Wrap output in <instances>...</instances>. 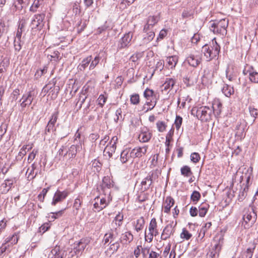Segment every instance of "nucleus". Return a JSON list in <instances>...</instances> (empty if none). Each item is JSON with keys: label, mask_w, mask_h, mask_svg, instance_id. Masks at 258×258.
Listing matches in <instances>:
<instances>
[{"label": "nucleus", "mask_w": 258, "mask_h": 258, "mask_svg": "<svg viewBox=\"0 0 258 258\" xmlns=\"http://www.w3.org/2000/svg\"><path fill=\"white\" fill-rule=\"evenodd\" d=\"M14 179H8L5 180V183L3 184L4 187L7 188L6 190L8 191L11 188L14 183Z\"/></svg>", "instance_id": "a19ab883"}, {"label": "nucleus", "mask_w": 258, "mask_h": 258, "mask_svg": "<svg viewBox=\"0 0 258 258\" xmlns=\"http://www.w3.org/2000/svg\"><path fill=\"white\" fill-rule=\"evenodd\" d=\"M37 94L34 90H31L23 95L20 100L21 111H23L24 109L30 106L33 100L36 98Z\"/></svg>", "instance_id": "423d86ee"}, {"label": "nucleus", "mask_w": 258, "mask_h": 258, "mask_svg": "<svg viewBox=\"0 0 258 258\" xmlns=\"http://www.w3.org/2000/svg\"><path fill=\"white\" fill-rule=\"evenodd\" d=\"M159 17L158 16H151L148 18L147 23L144 26V32H147L150 30L153 31V27L159 21Z\"/></svg>", "instance_id": "ddd939ff"}, {"label": "nucleus", "mask_w": 258, "mask_h": 258, "mask_svg": "<svg viewBox=\"0 0 258 258\" xmlns=\"http://www.w3.org/2000/svg\"><path fill=\"white\" fill-rule=\"evenodd\" d=\"M107 97L105 96L103 94H101L99 95L97 101L98 102V104L100 105V107H102L104 104V103L106 102Z\"/></svg>", "instance_id": "603ef678"}, {"label": "nucleus", "mask_w": 258, "mask_h": 258, "mask_svg": "<svg viewBox=\"0 0 258 258\" xmlns=\"http://www.w3.org/2000/svg\"><path fill=\"white\" fill-rule=\"evenodd\" d=\"M174 232V228L171 224H169L166 226L162 233L161 238L162 240H166L169 238L171 235L173 234Z\"/></svg>", "instance_id": "a211bd4d"}, {"label": "nucleus", "mask_w": 258, "mask_h": 258, "mask_svg": "<svg viewBox=\"0 0 258 258\" xmlns=\"http://www.w3.org/2000/svg\"><path fill=\"white\" fill-rule=\"evenodd\" d=\"M174 201L170 197H167L164 202V212L168 213L171 208L173 206Z\"/></svg>", "instance_id": "4be33fe9"}, {"label": "nucleus", "mask_w": 258, "mask_h": 258, "mask_svg": "<svg viewBox=\"0 0 258 258\" xmlns=\"http://www.w3.org/2000/svg\"><path fill=\"white\" fill-rule=\"evenodd\" d=\"M209 205L207 203H202L199 207V216L204 217L207 214Z\"/></svg>", "instance_id": "393cba45"}, {"label": "nucleus", "mask_w": 258, "mask_h": 258, "mask_svg": "<svg viewBox=\"0 0 258 258\" xmlns=\"http://www.w3.org/2000/svg\"><path fill=\"white\" fill-rule=\"evenodd\" d=\"M133 151L131 149L126 148L123 150L120 154V161L122 163H126L128 161H132L133 159L135 158L133 155Z\"/></svg>", "instance_id": "9b49d317"}, {"label": "nucleus", "mask_w": 258, "mask_h": 258, "mask_svg": "<svg viewBox=\"0 0 258 258\" xmlns=\"http://www.w3.org/2000/svg\"><path fill=\"white\" fill-rule=\"evenodd\" d=\"M58 115V112H54L52 114L51 117L50 119L49 120L48 123H50V124H52L53 125H54L55 123H56V120L57 119Z\"/></svg>", "instance_id": "6e6d98bb"}, {"label": "nucleus", "mask_w": 258, "mask_h": 258, "mask_svg": "<svg viewBox=\"0 0 258 258\" xmlns=\"http://www.w3.org/2000/svg\"><path fill=\"white\" fill-rule=\"evenodd\" d=\"M182 123V118L179 116L176 115L175 121H174V125L175 126L176 129L178 131L180 128Z\"/></svg>", "instance_id": "49530a36"}, {"label": "nucleus", "mask_w": 258, "mask_h": 258, "mask_svg": "<svg viewBox=\"0 0 258 258\" xmlns=\"http://www.w3.org/2000/svg\"><path fill=\"white\" fill-rule=\"evenodd\" d=\"M45 17L44 13L38 14L34 15L30 26L32 29L40 30L44 26V20Z\"/></svg>", "instance_id": "6e6552de"}, {"label": "nucleus", "mask_w": 258, "mask_h": 258, "mask_svg": "<svg viewBox=\"0 0 258 258\" xmlns=\"http://www.w3.org/2000/svg\"><path fill=\"white\" fill-rule=\"evenodd\" d=\"M212 113L216 116L219 115L221 112L222 104L220 99L216 98L214 99L212 103Z\"/></svg>", "instance_id": "f3484780"}, {"label": "nucleus", "mask_w": 258, "mask_h": 258, "mask_svg": "<svg viewBox=\"0 0 258 258\" xmlns=\"http://www.w3.org/2000/svg\"><path fill=\"white\" fill-rule=\"evenodd\" d=\"M201 59L200 55L190 54L186 60L190 66L197 67L201 63Z\"/></svg>", "instance_id": "dca6fc26"}, {"label": "nucleus", "mask_w": 258, "mask_h": 258, "mask_svg": "<svg viewBox=\"0 0 258 258\" xmlns=\"http://www.w3.org/2000/svg\"><path fill=\"white\" fill-rule=\"evenodd\" d=\"M144 96L146 100H150L157 98L156 95L153 90L147 88L144 92Z\"/></svg>", "instance_id": "cd10ccee"}, {"label": "nucleus", "mask_w": 258, "mask_h": 258, "mask_svg": "<svg viewBox=\"0 0 258 258\" xmlns=\"http://www.w3.org/2000/svg\"><path fill=\"white\" fill-rule=\"evenodd\" d=\"M20 95V90L18 89H15L10 97V100H11V102L13 103V102H15L17 100L18 96Z\"/></svg>", "instance_id": "72a5a7b5"}, {"label": "nucleus", "mask_w": 258, "mask_h": 258, "mask_svg": "<svg viewBox=\"0 0 258 258\" xmlns=\"http://www.w3.org/2000/svg\"><path fill=\"white\" fill-rule=\"evenodd\" d=\"M68 195L69 192L67 190H57L53 196L51 205L55 206L58 203L61 202L68 197Z\"/></svg>", "instance_id": "9d476101"}, {"label": "nucleus", "mask_w": 258, "mask_h": 258, "mask_svg": "<svg viewBox=\"0 0 258 258\" xmlns=\"http://www.w3.org/2000/svg\"><path fill=\"white\" fill-rule=\"evenodd\" d=\"M7 125L6 124L3 123L0 126V136L2 137L6 133L7 131Z\"/></svg>", "instance_id": "338daca9"}, {"label": "nucleus", "mask_w": 258, "mask_h": 258, "mask_svg": "<svg viewBox=\"0 0 258 258\" xmlns=\"http://www.w3.org/2000/svg\"><path fill=\"white\" fill-rule=\"evenodd\" d=\"M68 152L66 148L62 146L58 150L57 154L56 155V158H58L59 160H63V158L64 156L67 155Z\"/></svg>", "instance_id": "c756f323"}, {"label": "nucleus", "mask_w": 258, "mask_h": 258, "mask_svg": "<svg viewBox=\"0 0 258 258\" xmlns=\"http://www.w3.org/2000/svg\"><path fill=\"white\" fill-rule=\"evenodd\" d=\"M175 83V81L172 78H168L163 85L164 90H171Z\"/></svg>", "instance_id": "a878e982"}, {"label": "nucleus", "mask_w": 258, "mask_h": 258, "mask_svg": "<svg viewBox=\"0 0 258 258\" xmlns=\"http://www.w3.org/2000/svg\"><path fill=\"white\" fill-rule=\"evenodd\" d=\"M147 33L146 36L144 38V41L145 43H148L151 40H153L155 36V33L153 31L150 30L147 32H145Z\"/></svg>", "instance_id": "2f4dec72"}, {"label": "nucleus", "mask_w": 258, "mask_h": 258, "mask_svg": "<svg viewBox=\"0 0 258 258\" xmlns=\"http://www.w3.org/2000/svg\"><path fill=\"white\" fill-rule=\"evenodd\" d=\"M82 201L80 198H77L75 200V202L74 203V207L77 210H78L81 207L82 204Z\"/></svg>", "instance_id": "680f3d73"}, {"label": "nucleus", "mask_w": 258, "mask_h": 258, "mask_svg": "<svg viewBox=\"0 0 258 258\" xmlns=\"http://www.w3.org/2000/svg\"><path fill=\"white\" fill-rule=\"evenodd\" d=\"M222 92L226 97H230L234 93L233 88L227 84L222 88Z\"/></svg>", "instance_id": "c85d7f7f"}, {"label": "nucleus", "mask_w": 258, "mask_h": 258, "mask_svg": "<svg viewBox=\"0 0 258 258\" xmlns=\"http://www.w3.org/2000/svg\"><path fill=\"white\" fill-rule=\"evenodd\" d=\"M134 238L133 235L130 232H126L121 235L120 241H124L125 243H130Z\"/></svg>", "instance_id": "b1692460"}, {"label": "nucleus", "mask_w": 258, "mask_h": 258, "mask_svg": "<svg viewBox=\"0 0 258 258\" xmlns=\"http://www.w3.org/2000/svg\"><path fill=\"white\" fill-rule=\"evenodd\" d=\"M141 253H142L143 257H146L148 254L150 253V248L146 247L141 248Z\"/></svg>", "instance_id": "69168bd1"}, {"label": "nucleus", "mask_w": 258, "mask_h": 258, "mask_svg": "<svg viewBox=\"0 0 258 258\" xmlns=\"http://www.w3.org/2000/svg\"><path fill=\"white\" fill-rule=\"evenodd\" d=\"M152 134L151 132L146 129L145 131L142 130L141 133L139 135L138 138L140 142L142 143L148 142L151 138Z\"/></svg>", "instance_id": "412c9836"}, {"label": "nucleus", "mask_w": 258, "mask_h": 258, "mask_svg": "<svg viewBox=\"0 0 258 258\" xmlns=\"http://www.w3.org/2000/svg\"><path fill=\"white\" fill-rule=\"evenodd\" d=\"M100 60V58L98 56H95L94 59L92 60V62L89 66L90 70L94 69L96 66L98 64Z\"/></svg>", "instance_id": "5fc2aeb1"}, {"label": "nucleus", "mask_w": 258, "mask_h": 258, "mask_svg": "<svg viewBox=\"0 0 258 258\" xmlns=\"http://www.w3.org/2000/svg\"><path fill=\"white\" fill-rule=\"evenodd\" d=\"M157 225L156 219L154 218H152L150 221L149 226V232L154 233V230L157 229Z\"/></svg>", "instance_id": "ea45409f"}, {"label": "nucleus", "mask_w": 258, "mask_h": 258, "mask_svg": "<svg viewBox=\"0 0 258 258\" xmlns=\"http://www.w3.org/2000/svg\"><path fill=\"white\" fill-rule=\"evenodd\" d=\"M192 114L196 113L197 117L202 121H208L211 119L212 110L208 106L194 107L191 110Z\"/></svg>", "instance_id": "7ed1b4c3"}, {"label": "nucleus", "mask_w": 258, "mask_h": 258, "mask_svg": "<svg viewBox=\"0 0 258 258\" xmlns=\"http://www.w3.org/2000/svg\"><path fill=\"white\" fill-rule=\"evenodd\" d=\"M228 25L227 20L223 19L218 22H213L210 26V30L214 34L224 36L227 33V28Z\"/></svg>", "instance_id": "20e7f679"}, {"label": "nucleus", "mask_w": 258, "mask_h": 258, "mask_svg": "<svg viewBox=\"0 0 258 258\" xmlns=\"http://www.w3.org/2000/svg\"><path fill=\"white\" fill-rule=\"evenodd\" d=\"M88 243V240L86 239H81L79 241L75 242L73 245V250L71 252H73L76 255L82 253Z\"/></svg>", "instance_id": "1a4fd4ad"}, {"label": "nucleus", "mask_w": 258, "mask_h": 258, "mask_svg": "<svg viewBox=\"0 0 258 258\" xmlns=\"http://www.w3.org/2000/svg\"><path fill=\"white\" fill-rule=\"evenodd\" d=\"M82 149V145H72L68 151L69 156L70 158H73L76 154L77 152Z\"/></svg>", "instance_id": "5701e85b"}, {"label": "nucleus", "mask_w": 258, "mask_h": 258, "mask_svg": "<svg viewBox=\"0 0 258 258\" xmlns=\"http://www.w3.org/2000/svg\"><path fill=\"white\" fill-rule=\"evenodd\" d=\"M223 244V238L215 239L206 254V258H218Z\"/></svg>", "instance_id": "39448f33"}, {"label": "nucleus", "mask_w": 258, "mask_h": 258, "mask_svg": "<svg viewBox=\"0 0 258 258\" xmlns=\"http://www.w3.org/2000/svg\"><path fill=\"white\" fill-rule=\"evenodd\" d=\"M118 232L117 231V228H115L114 230L112 229L109 230L104 236V238L103 239L104 244H106L109 242H110V243H111L113 241L114 239L118 235Z\"/></svg>", "instance_id": "2eb2a0df"}, {"label": "nucleus", "mask_w": 258, "mask_h": 258, "mask_svg": "<svg viewBox=\"0 0 258 258\" xmlns=\"http://www.w3.org/2000/svg\"><path fill=\"white\" fill-rule=\"evenodd\" d=\"M148 146H144L141 147H136L132 149L133 153V155L135 158H140L145 155L147 151Z\"/></svg>", "instance_id": "aec40b11"}, {"label": "nucleus", "mask_w": 258, "mask_h": 258, "mask_svg": "<svg viewBox=\"0 0 258 258\" xmlns=\"http://www.w3.org/2000/svg\"><path fill=\"white\" fill-rule=\"evenodd\" d=\"M191 161L194 163H197L200 159V156L198 153H193L190 155Z\"/></svg>", "instance_id": "13d9d810"}, {"label": "nucleus", "mask_w": 258, "mask_h": 258, "mask_svg": "<svg viewBox=\"0 0 258 258\" xmlns=\"http://www.w3.org/2000/svg\"><path fill=\"white\" fill-rule=\"evenodd\" d=\"M40 0H35L30 8V11L33 13L36 12L40 5ZM41 1H42V0H41Z\"/></svg>", "instance_id": "a18cd8bd"}, {"label": "nucleus", "mask_w": 258, "mask_h": 258, "mask_svg": "<svg viewBox=\"0 0 258 258\" xmlns=\"http://www.w3.org/2000/svg\"><path fill=\"white\" fill-rule=\"evenodd\" d=\"M117 141V138L116 137H113L112 138V140L111 141H110V144L111 145L109 147V146H107L106 147V150L108 148H110V152H115V150L116 149V141Z\"/></svg>", "instance_id": "58836bf2"}, {"label": "nucleus", "mask_w": 258, "mask_h": 258, "mask_svg": "<svg viewBox=\"0 0 258 258\" xmlns=\"http://www.w3.org/2000/svg\"><path fill=\"white\" fill-rule=\"evenodd\" d=\"M156 126L158 131L159 132H164L165 131L167 127L166 123L164 121L160 120H159L156 122Z\"/></svg>", "instance_id": "f704fd0d"}, {"label": "nucleus", "mask_w": 258, "mask_h": 258, "mask_svg": "<svg viewBox=\"0 0 258 258\" xmlns=\"http://www.w3.org/2000/svg\"><path fill=\"white\" fill-rule=\"evenodd\" d=\"M133 37V33L128 32L124 35L120 39L118 44V47L119 49L128 47L130 44Z\"/></svg>", "instance_id": "f8f14e48"}, {"label": "nucleus", "mask_w": 258, "mask_h": 258, "mask_svg": "<svg viewBox=\"0 0 258 258\" xmlns=\"http://www.w3.org/2000/svg\"><path fill=\"white\" fill-rule=\"evenodd\" d=\"M24 3V0H18L17 3L14 4V7L17 10H22L23 6L22 5Z\"/></svg>", "instance_id": "e2e57ef3"}, {"label": "nucleus", "mask_w": 258, "mask_h": 258, "mask_svg": "<svg viewBox=\"0 0 258 258\" xmlns=\"http://www.w3.org/2000/svg\"><path fill=\"white\" fill-rule=\"evenodd\" d=\"M130 101L134 105H137L140 102V96L138 94H135L131 95Z\"/></svg>", "instance_id": "37998d69"}, {"label": "nucleus", "mask_w": 258, "mask_h": 258, "mask_svg": "<svg viewBox=\"0 0 258 258\" xmlns=\"http://www.w3.org/2000/svg\"><path fill=\"white\" fill-rule=\"evenodd\" d=\"M192 235L185 229H183L181 233L180 234V237L181 238L185 239L186 240L189 239Z\"/></svg>", "instance_id": "09e8293b"}, {"label": "nucleus", "mask_w": 258, "mask_h": 258, "mask_svg": "<svg viewBox=\"0 0 258 258\" xmlns=\"http://www.w3.org/2000/svg\"><path fill=\"white\" fill-rule=\"evenodd\" d=\"M108 199H109L108 198ZM95 200H97L98 201L100 200V205H99V210H102L104 208H105L109 204L110 202V200L108 199V200H106L105 198H102L99 199L98 197L95 199Z\"/></svg>", "instance_id": "473e14b6"}, {"label": "nucleus", "mask_w": 258, "mask_h": 258, "mask_svg": "<svg viewBox=\"0 0 258 258\" xmlns=\"http://www.w3.org/2000/svg\"><path fill=\"white\" fill-rule=\"evenodd\" d=\"M181 173L186 177L190 176L192 174L190 168L188 166H184L181 168Z\"/></svg>", "instance_id": "4c0bfd02"}, {"label": "nucleus", "mask_w": 258, "mask_h": 258, "mask_svg": "<svg viewBox=\"0 0 258 258\" xmlns=\"http://www.w3.org/2000/svg\"><path fill=\"white\" fill-rule=\"evenodd\" d=\"M101 164L98 160H95L92 163V168L94 172H99L101 169Z\"/></svg>", "instance_id": "de8ad7c7"}, {"label": "nucleus", "mask_w": 258, "mask_h": 258, "mask_svg": "<svg viewBox=\"0 0 258 258\" xmlns=\"http://www.w3.org/2000/svg\"><path fill=\"white\" fill-rule=\"evenodd\" d=\"M158 154H155L152 157L151 164L152 167H155L157 165Z\"/></svg>", "instance_id": "052dcab7"}, {"label": "nucleus", "mask_w": 258, "mask_h": 258, "mask_svg": "<svg viewBox=\"0 0 258 258\" xmlns=\"http://www.w3.org/2000/svg\"><path fill=\"white\" fill-rule=\"evenodd\" d=\"M102 188H107L109 189L112 186V184L108 177H104L102 180Z\"/></svg>", "instance_id": "c9c22d12"}, {"label": "nucleus", "mask_w": 258, "mask_h": 258, "mask_svg": "<svg viewBox=\"0 0 258 258\" xmlns=\"http://www.w3.org/2000/svg\"><path fill=\"white\" fill-rule=\"evenodd\" d=\"M49 188H43L41 191V192L38 195V199L41 202H43L44 197L46 195Z\"/></svg>", "instance_id": "bf43d9fd"}, {"label": "nucleus", "mask_w": 258, "mask_h": 258, "mask_svg": "<svg viewBox=\"0 0 258 258\" xmlns=\"http://www.w3.org/2000/svg\"><path fill=\"white\" fill-rule=\"evenodd\" d=\"M243 74L244 75H248L249 81L254 83H258V72L254 71L253 68L250 69H246L243 71Z\"/></svg>", "instance_id": "4468645a"}, {"label": "nucleus", "mask_w": 258, "mask_h": 258, "mask_svg": "<svg viewBox=\"0 0 258 258\" xmlns=\"http://www.w3.org/2000/svg\"><path fill=\"white\" fill-rule=\"evenodd\" d=\"M164 66V61L163 60H160L157 62L156 64V69L157 70L162 71Z\"/></svg>", "instance_id": "774afa93"}, {"label": "nucleus", "mask_w": 258, "mask_h": 258, "mask_svg": "<svg viewBox=\"0 0 258 258\" xmlns=\"http://www.w3.org/2000/svg\"><path fill=\"white\" fill-rule=\"evenodd\" d=\"M178 60V57L176 55L168 56L165 59V67L168 69H173L176 66Z\"/></svg>", "instance_id": "6ab92c4d"}, {"label": "nucleus", "mask_w": 258, "mask_h": 258, "mask_svg": "<svg viewBox=\"0 0 258 258\" xmlns=\"http://www.w3.org/2000/svg\"><path fill=\"white\" fill-rule=\"evenodd\" d=\"M257 218L256 213L253 206L245 209L243 216L242 225L245 229L251 227L255 222Z\"/></svg>", "instance_id": "f03ea898"}, {"label": "nucleus", "mask_w": 258, "mask_h": 258, "mask_svg": "<svg viewBox=\"0 0 258 258\" xmlns=\"http://www.w3.org/2000/svg\"><path fill=\"white\" fill-rule=\"evenodd\" d=\"M213 47H210L208 44L204 45L202 48V52L204 54L207 61H210L216 57L220 52V47L214 38L212 40Z\"/></svg>", "instance_id": "f257e3e1"}, {"label": "nucleus", "mask_w": 258, "mask_h": 258, "mask_svg": "<svg viewBox=\"0 0 258 258\" xmlns=\"http://www.w3.org/2000/svg\"><path fill=\"white\" fill-rule=\"evenodd\" d=\"M59 53L57 51H54L51 54H47V57L48 59L52 60L53 59L54 60H57L58 59Z\"/></svg>", "instance_id": "864d4df0"}, {"label": "nucleus", "mask_w": 258, "mask_h": 258, "mask_svg": "<svg viewBox=\"0 0 258 258\" xmlns=\"http://www.w3.org/2000/svg\"><path fill=\"white\" fill-rule=\"evenodd\" d=\"M21 39L15 38L14 40V47L16 50L20 51L21 49Z\"/></svg>", "instance_id": "4d7b16f0"}, {"label": "nucleus", "mask_w": 258, "mask_h": 258, "mask_svg": "<svg viewBox=\"0 0 258 258\" xmlns=\"http://www.w3.org/2000/svg\"><path fill=\"white\" fill-rule=\"evenodd\" d=\"M91 60V56H88L86 58H84L82 61L81 63L79 65V69L81 71H84L86 69V68L89 65Z\"/></svg>", "instance_id": "bb28decb"}, {"label": "nucleus", "mask_w": 258, "mask_h": 258, "mask_svg": "<svg viewBox=\"0 0 258 258\" xmlns=\"http://www.w3.org/2000/svg\"><path fill=\"white\" fill-rule=\"evenodd\" d=\"M248 185H245L244 187L242 189V190L240 191L239 192V197L241 199H244L246 196H247V192L248 190Z\"/></svg>", "instance_id": "3c124183"}, {"label": "nucleus", "mask_w": 258, "mask_h": 258, "mask_svg": "<svg viewBox=\"0 0 258 258\" xmlns=\"http://www.w3.org/2000/svg\"><path fill=\"white\" fill-rule=\"evenodd\" d=\"M201 198V194L200 193L196 190H195L192 193L190 196L191 201L194 203L197 204V203L200 200Z\"/></svg>", "instance_id": "e433bc0d"}, {"label": "nucleus", "mask_w": 258, "mask_h": 258, "mask_svg": "<svg viewBox=\"0 0 258 258\" xmlns=\"http://www.w3.org/2000/svg\"><path fill=\"white\" fill-rule=\"evenodd\" d=\"M145 224V220L143 217H140L137 220L136 224L135 226V229L137 232H139L142 230Z\"/></svg>", "instance_id": "7c9ffc66"}, {"label": "nucleus", "mask_w": 258, "mask_h": 258, "mask_svg": "<svg viewBox=\"0 0 258 258\" xmlns=\"http://www.w3.org/2000/svg\"><path fill=\"white\" fill-rule=\"evenodd\" d=\"M123 216L122 214L120 213H118L115 217V220L117 222H118L117 223L118 226H120L121 224L122 221L123 220ZM116 224H117V223H116Z\"/></svg>", "instance_id": "0e129e2a"}, {"label": "nucleus", "mask_w": 258, "mask_h": 258, "mask_svg": "<svg viewBox=\"0 0 258 258\" xmlns=\"http://www.w3.org/2000/svg\"><path fill=\"white\" fill-rule=\"evenodd\" d=\"M157 98H154V99H150V100H146V102L144 106V109H146V105L147 106H152V107H154L157 103Z\"/></svg>", "instance_id": "c03bdc74"}, {"label": "nucleus", "mask_w": 258, "mask_h": 258, "mask_svg": "<svg viewBox=\"0 0 258 258\" xmlns=\"http://www.w3.org/2000/svg\"><path fill=\"white\" fill-rule=\"evenodd\" d=\"M158 178L157 170H152L150 172L148 175L144 178L141 182L142 188L144 190L148 189L154 181Z\"/></svg>", "instance_id": "0eeeda50"}, {"label": "nucleus", "mask_w": 258, "mask_h": 258, "mask_svg": "<svg viewBox=\"0 0 258 258\" xmlns=\"http://www.w3.org/2000/svg\"><path fill=\"white\" fill-rule=\"evenodd\" d=\"M37 174V172L34 173L33 169H30L28 168L26 172V175H27V178L29 180L34 179Z\"/></svg>", "instance_id": "8fccbe9b"}, {"label": "nucleus", "mask_w": 258, "mask_h": 258, "mask_svg": "<svg viewBox=\"0 0 258 258\" xmlns=\"http://www.w3.org/2000/svg\"><path fill=\"white\" fill-rule=\"evenodd\" d=\"M120 247L119 243L118 241L114 242L111 243L109 248V250L111 251L112 253L116 252Z\"/></svg>", "instance_id": "79ce46f5"}]
</instances>
